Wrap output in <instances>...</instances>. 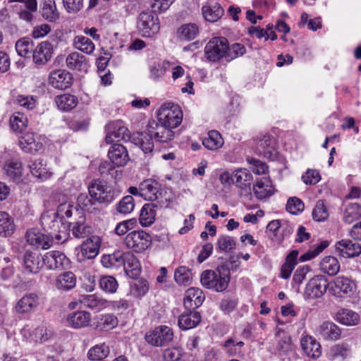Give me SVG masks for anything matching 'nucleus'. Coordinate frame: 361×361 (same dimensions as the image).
<instances>
[{"mask_svg": "<svg viewBox=\"0 0 361 361\" xmlns=\"http://www.w3.org/2000/svg\"><path fill=\"white\" fill-rule=\"evenodd\" d=\"M123 140L125 142L130 141L135 145L139 146L144 153H150L153 151L154 143L150 139H147L143 133H136L130 135L128 129L122 125L120 121L114 122L108 126V133L105 140L106 143L111 144L114 141Z\"/></svg>", "mask_w": 361, "mask_h": 361, "instance_id": "f257e3e1", "label": "nucleus"}, {"mask_svg": "<svg viewBox=\"0 0 361 361\" xmlns=\"http://www.w3.org/2000/svg\"><path fill=\"white\" fill-rule=\"evenodd\" d=\"M202 285L217 292L226 290L230 281V271L225 265L219 266L215 270H206L200 278Z\"/></svg>", "mask_w": 361, "mask_h": 361, "instance_id": "f03ea898", "label": "nucleus"}, {"mask_svg": "<svg viewBox=\"0 0 361 361\" xmlns=\"http://www.w3.org/2000/svg\"><path fill=\"white\" fill-rule=\"evenodd\" d=\"M87 188L90 197L100 204H109L118 195L111 184L101 179L92 180Z\"/></svg>", "mask_w": 361, "mask_h": 361, "instance_id": "7ed1b4c3", "label": "nucleus"}, {"mask_svg": "<svg viewBox=\"0 0 361 361\" xmlns=\"http://www.w3.org/2000/svg\"><path fill=\"white\" fill-rule=\"evenodd\" d=\"M137 27L142 37H152L159 32V19L152 11H143L137 17Z\"/></svg>", "mask_w": 361, "mask_h": 361, "instance_id": "20e7f679", "label": "nucleus"}, {"mask_svg": "<svg viewBox=\"0 0 361 361\" xmlns=\"http://www.w3.org/2000/svg\"><path fill=\"white\" fill-rule=\"evenodd\" d=\"M157 117L159 122L173 129L181 123L183 113L178 105L169 103L161 106Z\"/></svg>", "mask_w": 361, "mask_h": 361, "instance_id": "39448f33", "label": "nucleus"}, {"mask_svg": "<svg viewBox=\"0 0 361 361\" xmlns=\"http://www.w3.org/2000/svg\"><path fill=\"white\" fill-rule=\"evenodd\" d=\"M228 39L223 37L212 38L204 47V56L210 62H218L226 59Z\"/></svg>", "mask_w": 361, "mask_h": 361, "instance_id": "423d86ee", "label": "nucleus"}, {"mask_svg": "<svg viewBox=\"0 0 361 361\" xmlns=\"http://www.w3.org/2000/svg\"><path fill=\"white\" fill-rule=\"evenodd\" d=\"M172 129L159 121H151L147 126V132L143 133L144 136H147V139H150L152 142L153 138L157 142H166L174 137Z\"/></svg>", "mask_w": 361, "mask_h": 361, "instance_id": "0eeeda50", "label": "nucleus"}, {"mask_svg": "<svg viewBox=\"0 0 361 361\" xmlns=\"http://www.w3.org/2000/svg\"><path fill=\"white\" fill-rule=\"evenodd\" d=\"M151 236L143 231L129 233L125 238V244L135 252H142L151 245Z\"/></svg>", "mask_w": 361, "mask_h": 361, "instance_id": "6e6552de", "label": "nucleus"}, {"mask_svg": "<svg viewBox=\"0 0 361 361\" xmlns=\"http://www.w3.org/2000/svg\"><path fill=\"white\" fill-rule=\"evenodd\" d=\"M173 330L166 326H160L145 334V341L154 346H163L173 340Z\"/></svg>", "mask_w": 361, "mask_h": 361, "instance_id": "1a4fd4ad", "label": "nucleus"}, {"mask_svg": "<svg viewBox=\"0 0 361 361\" xmlns=\"http://www.w3.org/2000/svg\"><path fill=\"white\" fill-rule=\"evenodd\" d=\"M328 282L323 275L312 277L306 285L304 296L305 299H315L322 297L326 291Z\"/></svg>", "mask_w": 361, "mask_h": 361, "instance_id": "9d476101", "label": "nucleus"}, {"mask_svg": "<svg viewBox=\"0 0 361 361\" xmlns=\"http://www.w3.org/2000/svg\"><path fill=\"white\" fill-rule=\"evenodd\" d=\"M101 246V239L97 235H92L85 240L80 245V253L82 258L78 259L82 261L85 259H92L95 258L99 252Z\"/></svg>", "mask_w": 361, "mask_h": 361, "instance_id": "9b49d317", "label": "nucleus"}, {"mask_svg": "<svg viewBox=\"0 0 361 361\" xmlns=\"http://www.w3.org/2000/svg\"><path fill=\"white\" fill-rule=\"evenodd\" d=\"M53 54V45L49 41L39 43L32 51V59L37 66H42L47 63L51 58Z\"/></svg>", "mask_w": 361, "mask_h": 361, "instance_id": "f8f14e48", "label": "nucleus"}, {"mask_svg": "<svg viewBox=\"0 0 361 361\" xmlns=\"http://www.w3.org/2000/svg\"><path fill=\"white\" fill-rule=\"evenodd\" d=\"M336 250L340 257L350 258L361 254V244L350 240H341L336 243Z\"/></svg>", "mask_w": 361, "mask_h": 361, "instance_id": "ddd939ff", "label": "nucleus"}, {"mask_svg": "<svg viewBox=\"0 0 361 361\" xmlns=\"http://www.w3.org/2000/svg\"><path fill=\"white\" fill-rule=\"evenodd\" d=\"M44 265V257L37 251H27L23 259V267L30 274H37Z\"/></svg>", "mask_w": 361, "mask_h": 361, "instance_id": "4468645a", "label": "nucleus"}, {"mask_svg": "<svg viewBox=\"0 0 361 361\" xmlns=\"http://www.w3.org/2000/svg\"><path fill=\"white\" fill-rule=\"evenodd\" d=\"M110 161L116 166H125L129 161V155L127 149L121 144L112 145L108 151Z\"/></svg>", "mask_w": 361, "mask_h": 361, "instance_id": "2eb2a0df", "label": "nucleus"}, {"mask_svg": "<svg viewBox=\"0 0 361 361\" xmlns=\"http://www.w3.org/2000/svg\"><path fill=\"white\" fill-rule=\"evenodd\" d=\"M26 239L29 244L47 250L52 245L53 236L44 234L36 229H31L27 231Z\"/></svg>", "mask_w": 361, "mask_h": 361, "instance_id": "dca6fc26", "label": "nucleus"}, {"mask_svg": "<svg viewBox=\"0 0 361 361\" xmlns=\"http://www.w3.org/2000/svg\"><path fill=\"white\" fill-rule=\"evenodd\" d=\"M49 82L56 89L66 90L71 85L72 76L64 70H56L51 73Z\"/></svg>", "mask_w": 361, "mask_h": 361, "instance_id": "f3484780", "label": "nucleus"}, {"mask_svg": "<svg viewBox=\"0 0 361 361\" xmlns=\"http://www.w3.org/2000/svg\"><path fill=\"white\" fill-rule=\"evenodd\" d=\"M318 336L325 341H336L340 338L341 329L334 322L326 321L322 323L317 329Z\"/></svg>", "mask_w": 361, "mask_h": 361, "instance_id": "a211bd4d", "label": "nucleus"}, {"mask_svg": "<svg viewBox=\"0 0 361 361\" xmlns=\"http://www.w3.org/2000/svg\"><path fill=\"white\" fill-rule=\"evenodd\" d=\"M235 183L240 188V194L247 195L251 192V181L252 175L246 169H238L234 171Z\"/></svg>", "mask_w": 361, "mask_h": 361, "instance_id": "6ab92c4d", "label": "nucleus"}, {"mask_svg": "<svg viewBox=\"0 0 361 361\" xmlns=\"http://www.w3.org/2000/svg\"><path fill=\"white\" fill-rule=\"evenodd\" d=\"M39 305V297L36 293H30L21 298L15 306L18 314H27L35 310Z\"/></svg>", "mask_w": 361, "mask_h": 361, "instance_id": "aec40b11", "label": "nucleus"}, {"mask_svg": "<svg viewBox=\"0 0 361 361\" xmlns=\"http://www.w3.org/2000/svg\"><path fill=\"white\" fill-rule=\"evenodd\" d=\"M257 152L267 159H274L276 155L274 139L269 135H263L257 141Z\"/></svg>", "mask_w": 361, "mask_h": 361, "instance_id": "412c9836", "label": "nucleus"}, {"mask_svg": "<svg viewBox=\"0 0 361 361\" xmlns=\"http://www.w3.org/2000/svg\"><path fill=\"white\" fill-rule=\"evenodd\" d=\"M204 300L202 290L198 288H188L185 292L183 304L188 310H195L199 307Z\"/></svg>", "mask_w": 361, "mask_h": 361, "instance_id": "4be33fe9", "label": "nucleus"}, {"mask_svg": "<svg viewBox=\"0 0 361 361\" xmlns=\"http://www.w3.org/2000/svg\"><path fill=\"white\" fill-rule=\"evenodd\" d=\"M160 190V184L154 179H146L140 183L141 197L146 200L155 201Z\"/></svg>", "mask_w": 361, "mask_h": 361, "instance_id": "5701e85b", "label": "nucleus"}, {"mask_svg": "<svg viewBox=\"0 0 361 361\" xmlns=\"http://www.w3.org/2000/svg\"><path fill=\"white\" fill-rule=\"evenodd\" d=\"M123 270L130 278H137L140 274V264L137 257L131 252H125L123 255Z\"/></svg>", "mask_w": 361, "mask_h": 361, "instance_id": "b1692460", "label": "nucleus"}, {"mask_svg": "<svg viewBox=\"0 0 361 361\" xmlns=\"http://www.w3.org/2000/svg\"><path fill=\"white\" fill-rule=\"evenodd\" d=\"M66 65L71 71H86L88 68L86 57L77 51H73L66 56Z\"/></svg>", "mask_w": 361, "mask_h": 361, "instance_id": "393cba45", "label": "nucleus"}, {"mask_svg": "<svg viewBox=\"0 0 361 361\" xmlns=\"http://www.w3.org/2000/svg\"><path fill=\"white\" fill-rule=\"evenodd\" d=\"M300 344L303 352L307 356L312 358H317L321 355V345L312 336H305L302 337Z\"/></svg>", "mask_w": 361, "mask_h": 361, "instance_id": "a878e982", "label": "nucleus"}, {"mask_svg": "<svg viewBox=\"0 0 361 361\" xmlns=\"http://www.w3.org/2000/svg\"><path fill=\"white\" fill-rule=\"evenodd\" d=\"M255 196L259 200H264L271 196L274 190L271 180L269 178H262L257 180L253 186Z\"/></svg>", "mask_w": 361, "mask_h": 361, "instance_id": "bb28decb", "label": "nucleus"}, {"mask_svg": "<svg viewBox=\"0 0 361 361\" xmlns=\"http://www.w3.org/2000/svg\"><path fill=\"white\" fill-rule=\"evenodd\" d=\"M41 224L44 230L49 232V234L59 232L61 221L54 212H47L44 213L40 219Z\"/></svg>", "mask_w": 361, "mask_h": 361, "instance_id": "cd10ccee", "label": "nucleus"}, {"mask_svg": "<svg viewBox=\"0 0 361 361\" xmlns=\"http://www.w3.org/2000/svg\"><path fill=\"white\" fill-rule=\"evenodd\" d=\"M39 12L42 17L48 22L54 23L59 19V12L56 8L55 0H42Z\"/></svg>", "mask_w": 361, "mask_h": 361, "instance_id": "c85d7f7f", "label": "nucleus"}, {"mask_svg": "<svg viewBox=\"0 0 361 361\" xmlns=\"http://www.w3.org/2000/svg\"><path fill=\"white\" fill-rule=\"evenodd\" d=\"M68 259L59 251H51L44 256V265L49 269L63 268Z\"/></svg>", "mask_w": 361, "mask_h": 361, "instance_id": "c756f323", "label": "nucleus"}, {"mask_svg": "<svg viewBox=\"0 0 361 361\" xmlns=\"http://www.w3.org/2000/svg\"><path fill=\"white\" fill-rule=\"evenodd\" d=\"M8 2H20L23 4L25 9L23 6H20V11L18 12L19 18L21 20L30 22L33 19L32 13L37 10V0H8Z\"/></svg>", "mask_w": 361, "mask_h": 361, "instance_id": "7c9ffc66", "label": "nucleus"}, {"mask_svg": "<svg viewBox=\"0 0 361 361\" xmlns=\"http://www.w3.org/2000/svg\"><path fill=\"white\" fill-rule=\"evenodd\" d=\"M19 146L25 152H37L42 147V144L36 140L32 133H26L19 138Z\"/></svg>", "mask_w": 361, "mask_h": 361, "instance_id": "2f4dec72", "label": "nucleus"}, {"mask_svg": "<svg viewBox=\"0 0 361 361\" xmlns=\"http://www.w3.org/2000/svg\"><path fill=\"white\" fill-rule=\"evenodd\" d=\"M201 321V315L197 312L182 314L178 321V324L182 330H188L195 327Z\"/></svg>", "mask_w": 361, "mask_h": 361, "instance_id": "473e14b6", "label": "nucleus"}, {"mask_svg": "<svg viewBox=\"0 0 361 361\" xmlns=\"http://www.w3.org/2000/svg\"><path fill=\"white\" fill-rule=\"evenodd\" d=\"M204 18L209 22L217 21L224 13L221 6L218 3L204 6L202 8Z\"/></svg>", "mask_w": 361, "mask_h": 361, "instance_id": "72a5a7b5", "label": "nucleus"}, {"mask_svg": "<svg viewBox=\"0 0 361 361\" xmlns=\"http://www.w3.org/2000/svg\"><path fill=\"white\" fill-rule=\"evenodd\" d=\"M68 324L75 329L87 326L91 321V315L85 311L76 312L68 317Z\"/></svg>", "mask_w": 361, "mask_h": 361, "instance_id": "f704fd0d", "label": "nucleus"}, {"mask_svg": "<svg viewBox=\"0 0 361 361\" xmlns=\"http://www.w3.org/2000/svg\"><path fill=\"white\" fill-rule=\"evenodd\" d=\"M76 284V277L71 271H66L60 274L56 279V287L61 290H69Z\"/></svg>", "mask_w": 361, "mask_h": 361, "instance_id": "c9c22d12", "label": "nucleus"}, {"mask_svg": "<svg viewBox=\"0 0 361 361\" xmlns=\"http://www.w3.org/2000/svg\"><path fill=\"white\" fill-rule=\"evenodd\" d=\"M4 170L8 177L13 180H19L23 175L22 163L17 159H11L6 161Z\"/></svg>", "mask_w": 361, "mask_h": 361, "instance_id": "e433bc0d", "label": "nucleus"}, {"mask_svg": "<svg viewBox=\"0 0 361 361\" xmlns=\"http://www.w3.org/2000/svg\"><path fill=\"white\" fill-rule=\"evenodd\" d=\"M123 255L124 253L120 251L109 255H104L102 257L101 263L104 267L108 269L122 267V265H123Z\"/></svg>", "mask_w": 361, "mask_h": 361, "instance_id": "4c0bfd02", "label": "nucleus"}, {"mask_svg": "<svg viewBox=\"0 0 361 361\" xmlns=\"http://www.w3.org/2000/svg\"><path fill=\"white\" fill-rule=\"evenodd\" d=\"M156 209L157 208L154 203L145 204L142 207L140 214V222L142 226H148L154 222Z\"/></svg>", "mask_w": 361, "mask_h": 361, "instance_id": "58836bf2", "label": "nucleus"}, {"mask_svg": "<svg viewBox=\"0 0 361 361\" xmlns=\"http://www.w3.org/2000/svg\"><path fill=\"white\" fill-rule=\"evenodd\" d=\"M336 319L346 326L356 325L360 317L357 313L348 309H342L336 313Z\"/></svg>", "mask_w": 361, "mask_h": 361, "instance_id": "ea45409f", "label": "nucleus"}, {"mask_svg": "<svg viewBox=\"0 0 361 361\" xmlns=\"http://www.w3.org/2000/svg\"><path fill=\"white\" fill-rule=\"evenodd\" d=\"M319 267L322 272L330 276H334L338 272L340 264L336 257L326 256L319 263Z\"/></svg>", "mask_w": 361, "mask_h": 361, "instance_id": "a19ab883", "label": "nucleus"}, {"mask_svg": "<svg viewBox=\"0 0 361 361\" xmlns=\"http://www.w3.org/2000/svg\"><path fill=\"white\" fill-rule=\"evenodd\" d=\"M175 200V195L171 189L163 188L158 193V198L155 200L157 202L154 204L158 209L169 208Z\"/></svg>", "mask_w": 361, "mask_h": 361, "instance_id": "79ce46f5", "label": "nucleus"}, {"mask_svg": "<svg viewBox=\"0 0 361 361\" xmlns=\"http://www.w3.org/2000/svg\"><path fill=\"white\" fill-rule=\"evenodd\" d=\"M178 34L181 40L190 41L199 34V27L195 23L185 24L178 29Z\"/></svg>", "mask_w": 361, "mask_h": 361, "instance_id": "37998d69", "label": "nucleus"}, {"mask_svg": "<svg viewBox=\"0 0 361 361\" xmlns=\"http://www.w3.org/2000/svg\"><path fill=\"white\" fill-rule=\"evenodd\" d=\"M224 141L221 134L212 130L208 133V136L203 139L202 145L210 150H216L223 145Z\"/></svg>", "mask_w": 361, "mask_h": 361, "instance_id": "c03bdc74", "label": "nucleus"}, {"mask_svg": "<svg viewBox=\"0 0 361 361\" xmlns=\"http://www.w3.org/2000/svg\"><path fill=\"white\" fill-rule=\"evenodd\" d=\"M55 102L59 109L66 111L73 109L78 104L77 98L68 94L57 96L55 99Z\"/></svg>", "mask_w": 361, "mask_h": 361, "instance_id": "a18cd8bd", "label": "nucleus"}, {"mask_svg": "<svg viewBox=\"0 0 361 361\" xmlns=\"http://www.w3.org/2000/svg\"><path fill=\"white\" fill-rule=\"evenodd\" d=\"M69 226L71 227L73 235L77 238H86L92 232V228L85 224L82 217L78 221L70 223Z\"/></svg>", "mask_w": 361, "mask_h": 361, "instance_id": "49530a36", "label": "nucleus"}, {"mask_svg": "<svg viewBox=\"0 0 361 361\" xmlns=\"http://www.w3.org/2000/svg\"><path fill=\"white\" fill-rule=\"evenodd\" d=\"M334 290L336 294L342 296L341 294H348L353 292V286L351 281L345 277H336L334 281Z\"/></svg>", "mask_w": 361, "mask_h": 361, "instance_id": "de8ad7c7", "label": "nucleus"}, {"mask_svg": "<svg viewBox=\"0 0 361 361\" xmlns=\"http://www.w3.org/2000/svg\"><path fill=\"white\" fill-rule=\"evenodd\" d=\"M74 47L87 54H92L94 50V44L92 41L87 37L78 35L73 39Z\"/></svg>", "mask_w": 361, "mask_h": 361, "instance_id": "09e8293b", "label": "nucleus"}, {"mask_svg": "<svg viewBox=\"0 0 361 361\" xmlns=\"http://www.w3.org/2000/svg\"><path fill=\"white\" fill-rule=\"evenodd\" d=\"M15 229L13 221L9 214L0 212V235L7 236L13 233Z\"/></svg>", "mask_w": 361, "mask_h": 361, "instance_id": "8fccbe9b", "label": "nucleus"}, {"mask_svg": "<svg viewBox=\"0 0 361 361\" xmlns=\"http://www.w3.org/2000/svg\"><path fill=\"white\" fill-rule=\"evenodd\" d=\"M33 48V42L29 38H21L16 43V50L18 54L22 57H30Z\"/></svg>", "mask_w": 361, "mask_h": 361, "instance_id": "3c124183", "label": "nucleus"}, {"mask_svg": "<svg viewBox=\"0 0 361 361\" xmlns=\"http://www.w3.org/2000/svg\"><path fill=\"white\" fill-rule=\"evenodd\" d=\"M78 205L83 210L90 213H93L98 210L97 202L87 193H81L77 198Z\"/></svg>", "mask_w": 361, "mask_h": 361, "instance_id": "603ef678", "label": "nucleus"}, {"mask_svg": "<svg viewBox=\"0 0 361 361\" xmlns=\"http://www.w3.org/2000/svg\"><path fill=\"white\" fill-rule=\"evenodd\" d=\"M174 279L178 284L190 285L192 282L191 271L186 267H180L175 271Z\"/></svg>", "mask_w": 361, "mask_h": 361, "instance_id": "864d4df0", "label": "nucleus"}, {"mask_svg": "<svg viewBox=\"0 0 361 361\" xmlns=\"http://www.w3.org/2000/svg\"><path fill=\"white\" fill-rule=\"evenodd\" d=\"M360 217L361 207L358 204H350L346 207L343 214V220L345 222L351 224Z\"/></svg>", "mask_w": 361, "mask_h": 361, "instance_id": "5fc2aeb1", "label": "nucleus"}, {"mask_svg": "<svg viewBox=\"0 0 361 361\" xmlns=\"http://www.w3.org/2000/svg\"><path fill=\"white\" fill-rule=\"evenodd\" d=\"M109 353V346L104 343H102L101 345H97L90 348L87 353V356L92 360H97L106 357Z\"/></svg>", "mask_w": 361, "mask_h": 361, "instance_id": "6e6d98bb", "label": "nucleus"}, {"mask_svg": "<svg viewBox=\"0 0 361 361\" xmlns=\"http://www.w3.org/2000/svg\"><path fill=\"white\" fill-rule=\"evenodd\" d=\"M246 53L245 47L240 43H234L229 46L228 42V49L226 55V61L229 62L232 60L243 56Z\"/></svg>", "mask_w": 361, "mask_h": 361, "instance_id": "4d7b16f0", "label": "nucleus"}, {"mask_svg": "<svg viewBox=\"0 0 361 361\" xmlns=\"http://www.w3.org/2000/svg\"><path fill=\"white\" fill-rule=\"evenodd\" d=\"M31 173L39 178H47V170L41 159L30 161L28 165Z\"/></svg>", "mask_w": 361, "mask_h": 361, "instance_id": "13d9d810", "label": "nucleus"}, {"mask_svg": "<svg viewBox=\"0 0 361 361\" xmlns=\"http://www.w3.org/2000/svg\"><path fill=\"white\" fill-rule=\"evenodd\" d=\"M27 119L22 114L16 113L10 118V124L14 131H23L27 126Z\"/></svg>", "mask_w": 361, "mask_h": 361, "instance_id": "bf43d9fd", "label": "nucleus"}, {"mask_svg": "<svg viewBox=\"0 0 361 361\" xmlns=\"http://www.w3.org/2000/svg\"><path fill=\"white\" fill-rule=\"evenodd\" d=\"M99 286L103 290L113 293L116 291L118 284L114 277L111 276H104L100 279Z\"/></svg>", "mask_w": 361, "mask_h": 361, "instance_id": "052dcab7", "label": "nucleus"}, {"mask_svg": "<svg viewBox=\"0 0 361 361\" xmlns=\"http://www.w3.org/2000/svg\"><path fill=\"white\" fill-rule=\"evenodd\" d=\"M329 216V212L323 200H319L313 209L312 217L316 221H324Z\"/></svg>", "mask_w": 361, "mask_h": 361, "instance_id": "680f3d73", "label": "nucleus"}, {"mask_svg": "<svg viewBox=\"0 0 361 361\" xmlns=\"http://www.w3.org/2000/svg\"><path fill=\"white\" fill-rule=\"evenodd\" d=\"M118 325V319L113 314L104 315L99 322L98 327L102 331H109L114 329Z\"/></svg>", "mask_w": 361, "mask_h": 361, "instance_id": "e2e57ef3", "label": "nucleus"}, {"mask_svg": "<svg viewBox=\"0 0 361 361\" xmlns=\"http://www.w3.org/2000/svg\"><path fill=\"white\" fill-rule=\"evenodd\" d=\"M217 247L223 252H228L235 249V242L231 236L221 235L217 240Z\"/></svg>", "mask_w": 361, "mask_h": 361, "instance_id": "0e129e2a", "label": "nucleus"}, {"mask_svg": "<svg viewBox=\"0 0 361 361\" xmlns=\"http://www.w3.org/2000/svg\"><path fill=\"white\" fill-rule=\"evenodd\" d=\"M305 205L302 201L296 197H290L286 204V210L292 214H298L304 210Z\"/></svg>", "mask_w": 361, "mask_h": 361, "instance_id": "69168bd1", "label": "nucleus"}, {"mask_svg": "<svg viewBox=\"0 0 361 361\" xmlns=\"http://www.w3.org/2000/svg\"><path fill=\"white\" fill-rule=\"evenodd\" d=\"M134 208V200L130 195L124 197L117 205V211L121 214H129Z\"/></svg>", "mask_w": 361, "mask_h": 361, "instance_id": "338daca9", "label": "nucleus"}, {"mask_svg": "<svg viewBox=\"0 0 361 361\" xmlns=\"http://www.w3.org/2000/svg\"><path fill=\"white\" fill-rule=\"evenodd\" d=\"M328 246V241L324 240L321 242L315 248H314L313 250H310L308 252L301 255L300 258V261L305 262L314 258Z\"/></svg>", "mask_w": 361, "mask_h": 361, "instance_id": "774afa93", "label": "nucleus"}]
</instances>
